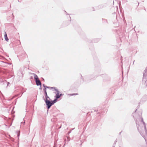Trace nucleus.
<instances>
[{
    "label": "nucleus",
    "instance_id": "5701e85b",
    "mask_svg": "<svg viewBox=\"0 0 147 147\" xmlns=\"http://www.w3.org/2000/svg\"><path fill=\"white\" fill-rule=\"evenodd\" d=\"M117 142V141L116 140L115 142V145H113V147H114L115 146V143Z\"/></svg>",
    "mask_w": 147,
    "mask_h": 147
},
{
    "label": "nucleus",
    "instance_id": "a211bd4d",
    "mask_svg": "<svg viewBox=\"0 0 147 147\" xmlns=\"http://www.w3.org/2000/svg\"><path fill=\"white\" fill-rule=\"evenodd\" d=\"M11 140L13 142L14 141V139L13 138L11 137Z\"/></svg>",
    "mask_w": 147,
    "mask_h": 147
},
{
    "label": "nucleus",
    "instance_id": "aec40b11",
    "mask_svg": "<svg viewBox=\"0 0 147 147\" xmlns=\"http://www.w3.org/2000/svg\"><path fill=\"white\" fill-rule=\"evenodd\" d=\"M65 12V13L67 15H69L67 12L65 11H64Z\"/></svg>",
    "mask_w": 147,
    "mask_h": 147
},
{
    "label": "nucleus",
    "instance_id": "0eeeda50",
    "mask_svg": "<svg viewBox=\"0 0 147 147\" xmlns=\"http://www.w3.org/2000/svg\"><path fill=\"white\" fill-rule=\"evenodd\" d=\"M35 82L36 83V85H37V86H41V83L40 80H36V81H35Z\"/></svg>",
    "mask_w": 147,
    "mask_h": 147
},
{
    "label": "nucleus",
    "instance_id": "a878e982",
    "mask_svg": "<svg viewBox=\"0 0 147 147\" xmlns=\"http://www.w3.org/2000/svg\"><path fill=\"white\" fill-rule=\"evenodd\" d=\"M19 95V94H18L17 95H16V96H18V95Z\"/></svg>",
    "mask_w": 147,
    "mask_h": 147
},
{
    "label": "nucleus",
    "instance_id": "423d86ee",
    "mask_svg": "<svg viewBox=\"0 0 147 147\" xmlns=\"http://www.w3.org/2000/svg\"><path fill=\"white\" fill-rule=\"evenodd\" d=\"M7 81L6 80H4L3 79L1 78H0V84L2 85L4 84Z\"/></svg>",
    "mask_w": 147,
    "mask_h": 147
},
{
    "label": "nucleus",
    "instance_id": "7c9ffc66",
    "mask_svg": "<svg viewBox=\"0 0 147 147\" xmlns=\"http://www.w3.org/2000/svg\"><path fill=\"white\" fill-rule=\"evenodd\" d=\"M22 93H22V94L21 96L22 95Z\"/></svg>",
    "mask_w": 147,
    "mask_h": 147
},
{
    "label": "nucleus",
    "instance_id": "f3484780",
    "mask_svg": "<svg viewBox=\"0 0 147 147\" xmlns=\"http://www.w3.org/2000/svg\"><path fill=\"white\" fill-rule=\"evenodd\" d=\"M43 86L44 87V89L46 88V87H47V86H45L44 84H43Z\"/></svg>",
    "mask_w": 147,
    "mask_h": 147
},
{
    "label": "nucleus",
    "instance_id": "bb28decb",
    "mask_svg": "<svg viewBox=\"0 0 147 147\" xmlns=\"http://www.w3.org/2000/svg\"><path fill=\"white\" fill-rule=\"evenodd\" d=\"M7 83H8V84L7 85L8 86V84H9V82H7Z\"/></svg>",
    "mask_w": 147,
    "mask_h": 147
},
{
    "label": "nucleus",
    "instance_id": "c756f323",
    "mask_svg": "<svg viewBox=\"0 0 147 147\" xmlns=\"http://www.w3.org/2000/svg\"><path fill=\"white\" fill-rule=\"evenodd\" d=\"M69 18H70V19H71V17L70 16H69Z\"/></svg>",
    "mask_w": 147,
    "mask_h": 147
},
{
    "label": "nucleus",
    "instance_id": "cd10ccee",
    "mask_svg": "<svg viewBox=\"0 0 147 147\" xmlns=\"http://www.w3.org/2000/svg\"><path fill=\"white\" fill-rule=\"evenodd\" d=\"M121 59L122 58V57L121 56Z\"/></svg>",
    "mask_w": 147,
    "mask_h": 147
},
{
    "label": "nucleus",
    "instance_id": "6e6552de",
    "mask_svg": "<svg viewBox=\"0 0 147 147\" xmlns=\"http://www.w3.org/2000/svg\"><path fill=\"white\" fill-rule=\"evenodd\" d=\"M31 74L34 75V80H35V81H36V80H39L38 78L36 75L34 73H31Z\"/></svg>",
    "mask_w": 147,
    "mask_h": 147
},
{
    "label": "nucleus",
    "instance_id": "7ed1b4c3",
    "mask_svg": "<svg viewBox=\"0 0 147 147\" xmlns=\"http://www.w3.org/2000/svg\"><path fill=\"white\" fill-rule=\"evenodd\" d=\"M137 111V109L135 111V112L132 113V115L133 117L134 118L135 120H136V123L137 126V128L138 129V127L139 126V125L138 124L137 121V119H136V117L135 116V115L136 114V112Z\"/></svg>",
    "mask_w": 147,
    "mask_h": 147
},
{
    "label": "nucleus",
    "instance_id": "4be33fe9",
    "mask_svg": "<svg viewBox=\"0 0 147 147\" xmlns=\"http://www.w3.org/2000/svg\"><path fill=\"white\" fill-rule=\"evenodd\" d=\"M21 124L23 123V125H24V124H25V122H21Z\"/></svg>",
    "mask_w": 147,
    "mask_h": 147
},
{
    "label": "nucleus",
    "instance_id": "f257e3e1",
    "mask_svg": "<svg viewBox=\"0 0 147 147\" xmlns=\"http://www.w3.org/2000/svg\"><path fill=\"white\" fill-rule=\"evenodd\" d=\"M143 75L142 82L144 83V85H146L147 86V67L144 70Z\"/></svg>",
    "mask_w": 147,
    "mask_h": 147
},
{
    "label": "nucleus",
    "instance_id": "1a4fd4ad",
    "mask_svg": "<svg viewBox=\"0 0 147 147\" xmlns=\"http://www.w3.org/2000/svg\"><path fill=\"white\" fill-rule=\"evenodd\" d=\"M50 100H51L52 103V104L53 105V104H54L55 103H56L57 102L58 99H56L55 98V99L53 100H52L51 99Z\"/></svg>",
    "mask_w": 147,
    "mask_h": 147
},
{
    "label": "nucleus",
    "instance_id": "b1692460",
    "mask_svg": "<svg viewBox=\"0 0 147 147\" xmlns=\"http://www.w3.org/2000/svg\"><path fill=\"white\" fill-rule=\"evenodd\" d=\"M42 78V79L44 81H45L44 79L43 78Z\"/></svg>",
    "mask_w": 147,
    "mask_h": 147
},
{
    "label": "nucleus",
    "instance_id": "dca6fc26",
    "mask_svg": "<svg viewBox=\"0 0 147 147\" xmlns=\"http://www.w3.org/2000/svg\"><path fill=\"white\" fill-rule=\"evenodd\" d=\"M102 20L103 22H107V20L106 19H102Z\"/></svg>",
    "mask_w": 147,
    "mask_h": 147
},
{
    "label": "nucleus",
    "instance_id": "ddd939ff",
    "mask_svg": "<svg viewBox=\"0 0 147 147\" xmlns=\"http://www.w3.org/2000/svg\"><path fill=\"white\" fill-rule=\"evenodd\" d=\"M46 88H49V89H54L55 87H51L48 86H47L46 87Z\"/></svg>",
    "mask_w": 147,
    "mask_h": 147
},
{
    "label": "nucleus",
    "instance_id": "2f4dec72",
    "mask_svg": "<svg viewBox=\"0 0 147 147\" xmlns=\"http://www.w3.org/2000/svg\"><path fill=\"white\" fill-rule=\"evenodd\" d=\"M18 1H19V0H18Z\"/></svg>",
    "mask_w": 147,
    "mask_h": 147
},
{
    "label": "nucleus",
    "instance_id": "473e14b6",
    "mask_svg": "<svg viewBox=\"0 0 147 147\" xmlns=\"http://www.w3.org/2000/svg\"><path fill=\"white\" fill-rule=\"evenodd\" d=\"M53 147H55V146H54Z\"/></svg>",
    "mask_w": 147,
    "mask_h": 147
},
{
    "label": "nucleus",
    "instance_id": "4468645a",
    "mask_svg": "<svg viewBox=\"0 0 147 147\" xmlns=\"http://www.w3.org/2000/svg\"><path fill=\"white\" fill-rule=\"evenodd\" d=\"M78 94H76V93H73V94H69L70 96H71L74 95H77Z\"/></svg>",
    "mask_w": 147,
    "mask_h": 147
},
{
    "label": "nucleus",
    "instance_id": "6ab92c4d",
    "mask_svg": "<svg viewBox=\"0 0 147 147\" xmlns=\"http://www.w3.org/2000/svg\"><path fill=\"white\" fill-rule=\"evenodd\" d=\"M59 95L60 96V97H61V96L63 95V94H62V93H61L60 94H59Z\"/></svg>",
    "mask_w": 147,
    "mask_h": 147
},
{
    "label": "nucleus",
    "instance_id": "412c9836",
    "mask_svg": "<svg viewBox=\"0 0 147 147\" xmlns=\"http://www.w3.org/2000/svg\"><path fill=\"white\" fill-rule=\"evenodd\" d=\"M40 86V87L39 89L40 90H42L41 85V86Z\"/></svg>",
    "mask_w": 147,
    "mask_h": 147
},
{
    "label": "nucleus",
    "instance_id": "39448f33",
    "mask_svg": "<svg viewBox=\"0 0 147 147\" xmlns=\"http://www.w3.org/2000/svg\"><path fill=\"white\" fill-rule=\"evenodd\" d=\"M138 116H139V117L141 119L142 121V122H143V123L144 124V128L145 131L146 133L147 132V130L146 127V126L145 123H144V122L143 121V119L140 117V115H139Z\"/></svg>",
    "mask_w": 147,
    "mask_h": 147
},
{
    "label": "nucleus",
    "instance_id": "9d476101",
    "mask_svg": "<svg viewBox=\"0 0 147 147\" xmlns=\"http://www.w3.org/2000/svg\"><path fill=\"white\" fill-rule=\"evenodd\" d=\"M4 37L5 40L7 41H8L9 40V39L7 37V34L6 32H5V34L4 35Z\"/></svg>",
    "mask_w": 147,
    "mask_h": 147
},
{
    "label": "nucleus",
    "instance_id": "c85d7f7f",
    "mask_svg": "<svg viewBox=\"0 0 147 147\" xmlns=\"http://www.w3.org/2000/svg\"><path fill=\"white\" fill-rule=\"evenodd\" d=\"M31 78H32V77H31Z\"/></svg>",
    "mask_w": 147,
    "mask_h": 147
},
{
    "label": "nucleus",
    "instance_id": "20e7f679",
    "mask_svg": "<svg viewBox=\"0 0 147 147\" xmlns=\"http://www.w3.org/2000/svg\"><path fill=\"white\" fill-rule=\"evenodd\" d=\"M44 96L45 97V99L49 98V100H51L49 97L48 96L47 93L46 91V88L44 89Z\"/></svg>",
    "mask_w": 147,
    "mask_h": 147
},
{
    "label": "nucleus",
    "instance_id": "393cba45",
    "mask_svg": "<svg viewBox=\"0 0 147 147\" xmlns=\"http://www.w3.org/2000/svg\"><path fill=\"white\" fill-rule=\"evenodd\" d=\"M134 61H135V60H134V61H133V65L134 64Z\"/></svg>",
    "mask_w": 147,
    "mask_h": 147
},
{
    "label": "nucleus",
    "instance_id": "2eb2a0df",
    "mask_svg": "<svg viewBox=\"0 0 147 147\" xmlns=\"http://www.w3.org/2000/svg\"><path fill=\"white\" fill-rule=\"evenodd\" d=\"M17 136L18 138H19L20 135V131H19L18 132L17 131Z\"/></svg>",
    "mask_w": 147,
    "mask_h": 147
},
{
    "label": "nucleus",
    "instance_id": "f8f14e48",
    "mask_svg": "<svg viewBox=\"0 0 147 147\" xmlns=\"http://www.w3.org/2000/svg\"><path fill=\"white\" fill-rule=\"evenodd\" d=\"M54 90L56 92V93H58V94H59L60 92L59 90H58L57 89H56L55 88Z\"/></svg>",
    "mask_w": 147,
    "mask_h": 147
},
{
    "label": "nucleus",
    "instance_id": "f03ea898",
    "mask_svg": "<svg viewBox=\"0 0 147 147\" xmlns=\"http://www.w3.org/2000/svg\"><path fill=\"white\" fill-rule=\"evenodd\" d=\"M43 99L45 100L46 107L48 109H49L53 105L51 100H50L49 98L45 99L44 97H43Z\"/></svg>",
    "mask_w": 147,
    "mask_h": 147
},
{
    "label": "nucleus",
    "instance_id": "9b49d317",
    "mask_svg": "<svg viewBox=\"0 0 147 147\" xmlns=\"http://www.w3.org/2000/svg\"><path fill=\"white\" fill-rule=\"evenodd\" d=\"M55 94L56 95L54 96L55 98L58 99L60 97L59 94H58V93H56V92H55Z\"/></svg>",
    "mask_w": 147,
    "mask_h": 147
}]
</instances>
